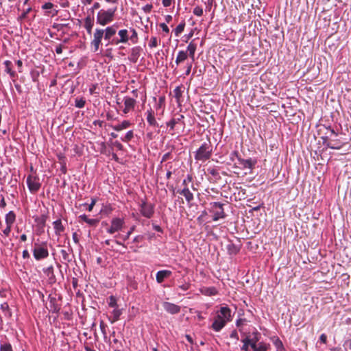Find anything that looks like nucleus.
<instances>
[{
    "mask_svg": "<svg viewBox=\"0 0 351 351\" xmlns=\"http://www.w3.org/2000/svg\"><path fill=\"white\" fill-rule=\"evenodd\" d=\"M213 154V147L210 138L203 143L194 154V158L197 161L205 162L209 160Z\"/></svg>",
    "mask_w": 351,
    "mask_h": 351,
    "instance_id": "obj_1",
    "label": "nucleus"
},
{
    "mask_svg": "<svg viewBox=\"0 0 351 351\" xmlns=\"http://www.w3.org/2000/svg\"><path fill=\"white\" fill-rule=\"evenodd\" d=\"M116 9L101 10L97 16V23L101 25H106L114 20Z\"/></svg>",
    "mask_w": 351,
    "mask_h": 351,
    "instance_id": "obj_2",
    "label": "nucleus"
},
{
    "mask_svg": "<svg viewBox=\"0 0 351 351\" xmlns=\"http://www.w3.org/2000/svg\"><path fill=\"white\" fill-rule=\"evenodd\" d=\"M209 208L210 213L213 214V220L216 221L220 219H224L226 215L223 210V204L220 202H211Z\"/></svg>",
    "mask_w": 351,
    "mask_h": 351,
    "instance_id": "obj_3",
    "label": "nucleus"
},
{
    "mask_svg": "<svg viewBox=\"0 0 351 351\" xmlns=\"http://www.w3.org/2000/svg\"><path fill=\"white\" fill-rule=\"evenodd\" d=\"M33 256L36 261L47 258L49 256V250L47 243L45 242L40 244L36 243L33 250Z\"/></svg>",
    "mask_w": 351,
    "mask_h": 351,
    "instance_id": "obj_4",
    "label": "nucleus"
},
{
    "mask_svg": "<svg viewBox=\"0 0 351 351\" xmlns=\"http://www.w3.org/2000/svg\"><path fill=\"white\" fill-rule=\"evenodd\" d=\"M329 132L330 133V143L327 144V147L332 149H341L345 143L342 142L340 139L337 138L338 134L335 132V131L331 128L330 127L328 128Z\"/></svg>",
    "mask_w": 351,
    "mask_h": 351,
    "instance_id": "obj_5",
    "label": "nucleus"
},
{
    "mask_svg": "<svg viewBox=\"0 0 351 351\" xmlns=\"http://www.w3.org/2000/svg\"><path fill=\"white\" fill-rule=\"evenodd\" d=\"M104 30L102 29L97 28L93 34V39L90 43L91 47L93 48L94 52H97L99 49V46L101 44L102 38H104Z\"/></svg>",
    "mask_w": 351,
    "mask_h": 351,
    "instance_id": "obj_6",
    "label": "nucleus"
},
{
    "mask_svg": "<svg viewBox=\"0 0 351 351\" xmlns=\"http://www.w3.org/2000/svg\"><path fill=\"white\" fill-rule=\"evenodd\" d=\"M232 155H235L237 158V160H238V162H239V165L242 166V167L243 169H252L256 163V160H254V159H252V158H248V159H243V158H241L237 152H234L233 153L232 152L231 153V160H232Z\"/></svg>",
    "mask_w": 351,
    "mask_h": 351,
    "instance_id": "obj_7",
    "label": "nucleus"
},
{
    "mask_svg": "<svg viewBox=\"0 0 351 351\" xmlns=\"http://www.w3.org/2000/svg\"><path fill=\"white\" fill-rule=\"evenodd\" d=\"M27 184L32 193H36L40 188L39 178L35 176H29L27 178Z\"/></svg>",
    "mask_w": 351,
    "mask_h": 351,
    "instance_id": "obj_8",
    "label": "nucleus"
},
{
    "mask_svg": "<svg viewBox=\"0 0 351 351\" xmlns=\"http://www.w3.org/2000/svg\"><path fill=\"white\" fill-rule=\"evenodd\" d=\"M124 225V221L121 218H113L111 221V225L107 229V232L109 234H114L116 232L121 230Z\"/></svg>",
    "mask_w": 351,
    "mask_h": 351,
    "instance_id": "obj_9",
    "label": "nucleus"
},
{
    "mask_svg": "<svg viewBox=\"0 0 351 351\" xmlns=\"http://www.w3.org/2000/svg\"><path fill=\"white\" fill-rule=\"evenodd\" d=\"M140 212L143 217L151 218L154 213V206L143 201L140 205Z\"/></svg>",
    "mask_w": 351,
    "mask_h": 351,
    "instance_id": "obj_10",
    "label": "nucleus"
},
{
    "mask_svg": "<svg viewBox=\"0 0 351 351\" xmlns=\"http://www.w3.org/2000/svg\"><path fill=\"white\" fill-rule=\"evenodd\" d=\"M123 101L125 108L123 110V112L124 114H128L130 111L134 109L136 104L135 99L126 96L123 98Z\"/></svg>",
    "mask_w": 351,
    "mask_h": 351,
    "instance_id": "obj_11",
    "label": "nucleus"
},
{
    "mask_svg": "<svg viewBox=\"0 0 351 351\" xmlns=\"http://www.w3.org/2000/svg\"><path fill=\"white\" fill-rule=\"evenodd\" d=\"M217 315L221 317V319L224 320L226 323L230 322L232 319L231 310L228 306H221Z\"/></svg>",
    "mask_w": 351,
    "mask_h": 351,
    "instance_id": "obj_12",
    "label": "nucleus"
},
{
    "mask_svg": "<svg viewBox=\"0 0 351 351\" xmlns=\"http://www.w3.org/2000/svg\"><path fill=\"white\" fill-rule=\"evenodd\" d=\"M162 306L167 313L171 315L177 314L180 311V306L171 302H164L162 303Z\"/></svg>",
    "mask_w": 351,
    "mask_h": 351,
    "instance_id": "obj_13",
    "label": "nucleus"
},
{
    "mask_svg": "<svg viewBox=\"0 0 351 351\" xmlns=\"http://www.w3.org/2000/svg\"><path fill=\"white\" fill-rule=\"evenodd\" d=\"M177 193L183 195L188 204H191L194 199L193 194L190 191L188 186H184L181 190H178Z\"/></svg>",
    "mask_w": 351,
    "mask_h": 351,
    "instance_id": "obj_14",
    "label": "nucleus"
},
{
    "mask_svg": "<svg viewBox=\"0 0 351 351\" xmlns=\"http://www.w3.org/2000/svg\"><path fill=\"white\" fill-rule=\"evenodd\" d=\"M45 274L47 277L48 282L50 285H53L56 282V278L54 274L53 267V266H49L46 269H43Z\"/></svg>",
    "mask_w": 351,
    "mask_h": 351,
    "instance_id": "obj_15",
    "label": "nucleus"
},
{
    "mask_svg": "<svg viewBox=\"0 0 351 351\" xmlns=\"http://www.w3.org/2000/svg\"><path fill=\"white\" fill-rule=\"evenodd\" d=\"M145 114L147 115L146 119L149 125L152 127H158V123L156 120L154 110L150 108L147 110Z\"/></svg>",
    "mask_w": 351,
    "mask_h": 351,
    "instance_id": "obj_16",
    "label": "nucleus"
},
{
    "mask_svg": "<svg viewBox=\"0 0 351 351\" xmlns=\"http://www.w3.org/2000/svg\"><path fill=\"white\" fill-rule=\"evenodd\" d=\"M226 324V322L221 319V317L217 315L211 327L215 331L219 332L225 326Z\"/></svg>",
    "mask_w": 351,
    "mask_h": 351,
    "instance_id": "obj_17",
    "label": "nucleus"
},
{
    "mask_svg": "<svg viewBox=\"0 0 351 351\" xmlns=\"http://www.w3.org/2000/svg\"><path fill=\"white\" fill-rule=\"evenodd\" d=\"M172 273L169 270H160L156 273V278L158 283H162L165 278L171 276Z\"/></svg>",
    "mask_w": 351,
    "mask_h": 351,
    "instance_id": "obj_18",
    "label": "nucleus"
},
{
    "mask_svg": "<svg viewBox=\"0 0 351 351\" xmlns=\"http://www.w3.org/2000/svg\"><path fill=\"white\" fill-rule=\"evenodd\" d=\"M142 49L141 47H134L131 50L130 56L129 58L130 60L134 63H136L141 55V51Z\"/></svg>",
    "mask_w": 351,
    "mask_h": 351,
    "instance_id": "obj_19",
    "label": "nucleus"
},
{
    "mask_svg": "<svg viewBox=\"0 0 351 351\" xmlns=\"http://www.w3.org/2000/svg\"><path fill=\"white\" fill-rule=\"evenodd\" d=\"M104 30V39L110 41L112 36L115 35L117 29L114 25L106 27Z\"/></svg>",
    "mask_w": 351,
    "mask_h": 351,
    "instance_id": "obj_20",
    "label": "nucleus"
},
{
    "mask_svg": "<svg viewBox=\"0 0 351 351\" xmlns=\"http://www.w3.org/2000/svg\"><path fill=\"white\" fill-rule=\"evenodd\" d=\"M60 310V306L58 304L56 298L49 295V311L52 313H58Z\"/></svg>",
    "mask_w": 351,
    "mask_h": 351,
    "instance_id": "obj_21",
    "label": "nucleus"
},
{
    "mask_svg": "<svg viewBox=\"0 0 351 351\" xmlns=\"http://www.w3.org/2000/svg\"><path fill=\"white\" fill-rule=\"evenodd\" d=\"M94 25V19L90 15L87 16L84 19V27L88 34H92V29Z\"/></svg>",
    "mask_w": 351,
    "mask_h": 351,
    "instance_id": "obj_22",
    "label": "nucleus"
},
{
    "mask_svg": "<svg viewBox=\"0 0 351 351\" xmlns=\"http://www.w3.org/2000/svg\"><path fill=\"white\" fill-rule=\"evenodd\" d=\"M131 125H132V123H130V121L124 120L119 124L112 125V128L115 131L119 132L123 130L128 128Z\"/></svg>",
    "mask_w": 351,
    "mask_h": 351,
    "instance_id": "obj_23",
    "label": "nucleus"
},
{
    "mask_svg": "<svg viewBox=\"0 0 351 351\" xmlns=\"http://www.w3.org/2000/svg\"><path fill=\"white\" fill-rule=\"evenodd\" d=\"M196 49L197 45L194 43V40H192L188 45L186 51L189 52V56L193 61L195 60V52Z\"/></svg>",
    "mask_w": 351,
    "mask_h": 351,
    "instance_id": "obj_24",
    "label": "nucleus"
},
{
    "mask_svg": "<svg viewBox=\"0 0 351 351\" xmlns=\"http://www.w3.org/2000/svg\"><path fill=\"white\" fill-rule=\"evenodd\" d=\"M200 291L202 294L208 296L215 295L217 293V291L214 287H203Z\"/></svg>",
    "mask_w": 351,
    "mask_h": 351,
    "instance_id": "obj_25",
    "label": "nucleus"
},
{
    "mask_svg": "<svg viewBox=\"0 0 351 351\" xmlns=\"http://www.w3.org/2000/svg\"><path fill=\"white\" fill-rule=\"evenodd\" d=\"M253 337L250 338V346L252 348H255V346H257V342L260 340L261 334L257 330L253 332Z\"/></svg>",
    "mask_w": 351,
    "mask_h": 351,
    "instance_id": "obj_26",
    "label": "nucleus"
},
{
    "mask_svg": "<svg viewBox=\"0 0 351 351\" xmlns=\"http://www.w3.org/2000/svg\"><path fill=\"white\" fill-rule=\"evenodd\" d=\"M53 227L56 235H60L61 233L64 230V228L60 219H58L53 222Z\"/></svg>",
    "mask_w": 351,
    "mask_h": 351,
    "instance_id": "obj_27",
    "label": "nucleus"
},
{
    "mask_svg": "<svg viewBox=\"0 0 351 351\" xmlns=\"http://www.w3.org/2000/svg\"><path fill=\"white\" fill-rule=\"evenodd\" d=\"M112 317H109L110 322L113 324L119 319L121 315L122 314V311L121 309L117 308V307L114 308V310L112 312Z\"/></svg>",
    "mask_w": 351,
    "mask_h": 351,
    "instance_id": "obj_28",
    "label": "nucleus"
},
{
    "mask_svg": "<svg viewBox=\"0 0 351 351\" xmlns=\"http://www.w3.org/2000/svg\"><path fill=\"white\" fill-rule=\"evenodd\" d=\"M16 219V215L13 211H10L5 215V223L8 226H12Z\"/></svg>",
    "mask_w": 351,
    "mask_h": 351,
    "instance_id": "obj_29",
    "label": "nucleus"
},
{
    "mask_svg": "<svg viewBox=\"0 0 351 351\" xmlns=\"http://www.w3.org/2000/svg\"><path fill=\"white\" fill-rule=\"evenodd\" d=\"M187 57H188L187 51H180L178 52L177 58L176 59V64L178 65L181 62H184L185 60H186Z\"/></svg>",
    "mask_w": 351,
    "mask_h": 351,
    "instance_id": "obj_30",
    "label": "nucleus"
},
{
    "mask_svg": "<svg viewBox=\"0 0 351 351\" xmlns=\"http://www.w3.org/2000/svg\"><path fill=\"white\" fill-rule=\"evenodd\" d=\"M72 251V248H69L68 251H66V250H60V254L64 261L69 263L72 261V258L70 255V252Z\"/></svg>",
    "mask_w": 351,
    "mask_h": 351,
    "instance_id": "obj_31",
    "label": "nucleus"
},
{
    "mask_svg": "<svg viewBox=\"0 0 351 351\" xmlns=\"http://www.w3.org/2000/svg\"><path fill=\"white\" fill-rule=\"evenodd\" d=\"M121 43H126L129 40L128 32L127 29H121L118 32Z\"/></svg>",
    "mask_w": 351,
    "mask_h": 351,
    "instance_id": "obj_32",
    "label": "nucleus"
},
{
    "mask_svg": "<svg viewBox=\"0 0 351 351\" xmlns=\"http://www.w3.org/2000/svg\"><path fill=\"white\" fill-rule=\"evenodd\" d=\"M182 119H184L183 115H180L178 118H173L169 122L167 123V127L170 128V130H173L175 125L178 123Z\"/></svg>",
    "mask_w": 351,
    "mask_h": 351,
    "instance_id": "obj_33",
    "label": "nucleus"
},
{
    "mask_svg": "<svg viewBox=\"0 0 351 351\" xmlns=\"http://www.w3.org/2000/svg\"><path fill=\"white\" fill-rule=\"evenodd\" d=\"M84 222L87 223L90 226H95L98 223V220L95 219H89L86 215H82L79 217Z\"/></svg>",
    "mask_w": 351,
    "mask_h": 351,
    "instance_id": "obj_34",
    "label": "nucleus"
},
{
    "mask_svg": "<svg viewBox=\"0 0 351 351\" xmlns=\"http://www.w3.org/2000/svg\"><path fill=\"white\" fill-rule=\"evenodd\" d=\"M269 348V345L267 344L264 342H260L257 346H255V348H252L253 351H267Z\"/></svg>",
    "mask_w": 351,
    "mask_h": 351,
    "instance_id": "obj_35",
    "label": "nucleus"
},
{
    "mask_svg": "<svg viewBox=\"0 0 351 351\" xmlns=\"http://www.w3.org/2000/svg\"><path fill=\"white\" fill-rule=\"evenodd\" d=\"M47 218V217L46 215H43L40 217H38L35 219L39 228H43L45 226Z\"/></svg>",
    "mask_w": 351,
    "mask_h": 351,
    "instance_id": "obj_36",
    "label": "nucleus"
},
{
    "mask_svg": "<svg viewBox=\"0 0 351 351\" xmlns=\"http://www.w3.org/2000/svg\"><path fill=\"white\" fill-rule=\"evenodd\" d=\"M184 27H185V22L182 21L174 29L175 35L176 36H179V35L184 31Z\"/></svg>",
    "mask_w": 351,
    "mask_h": 351,
    "instance_id": "obj_37",
    "label": "nucleus"
},
{
    "mask_svg": "<svg viewBox=\"0 0 351 351\" xmlns=\"http://www.w3.org/2000/svg\"><path fill=\"white\" fill-rule=\"evenodd\" d=\"M227 250L230 254H236L239 251V249L233 243L228 245Z\"/></svg>",
    "mask_w": 351,
    "mask_h": 351,
    "instance_id": "obj_38",
    "label": "nucleus"
},
{
    "mask_svg": "<svg viewBox=\"0 0 351 351\" xmlns=\"http://www.w3.org/2000/svg\"><path fill=\"white\" fill-rule=\"evenodd\" d=\"M134 137V132L132 130L128 131L124 137L121 138V141L124 142H129Z\"/></svg>",
    "mask_w": 351,
    "mask_h": 351,
    "instance_id": "obj_39",
    "label": "nucleus"
},
{
    "mask_svg": "<svg viewBox=\"0 0 351 351\" xmlns=\"http://www.w3.org/2000/svg\"><path fill=\"white\" fill-rule=\"evenodd\" d=\"M0 351H13V350L10 343H5L3 344H1Z\"/></svg>",
    "mask_w": 351,
    "mask_h": 351,
    "instance_id": "obj_40",
    "label": "nucleus"
},
{
    "mask_svg": "<svg viewBox=\"0 0 351 351\" xmlns=\"http://www.w3.org/2000/svg\"><path fill=\"white\" fill-rule=\"evenodd\" d=\"M243 345L241 350L243 351H248V347L250 346V337H247L245 339L242 340Z\"/></svg>",
    "mask_w": 351,
    "mask_h": 351,
    "instance_id": "obj_41",
    "label": "nucleus"
},
{
    "mask_svg": "<svg viewBox=\"0 0 351 351\" xmlns=\"http://www.w3.org/2000/svg\"><path fill=\"white\" fill-rule=\"evenodd\" d=\"M108 305L110 307L115 308L117 307V300L114 296L111 295L108 298Z\"/></svg>",
    "mask_w": 351,
    "mask_h": 351,
    "instance_id": "obj_42",
    "label": "nucleus"
},
{
    "mask_svg": "<svg viewBox=\"0 0 351 351\" xmlns=\"http://www.w3.org/2000/svg\"><path fill=\"white\" fill-rule=\"evenodd\" d=\"M86 101L83 98H77L75 99V106L77 108H82L85 106Z\"/></svg>",
    "mask_w": 351,
    "mask_h": 351,
    "instance_id": "obj_43",
    "label": "nucleus"
},
{
    "mask_svg": "<svg viewBox=\"0 0 351 351\" xmlns=\"http://www.w3.org/2000/svg\"><path fill=\"white\" fill-rule=\"evenodd\" d=\"M99 327H100L101 331L104 338H106V335H107V332H106L107 325L104 323V322L103 320L100 321Z\"/></svg>",
    "mask_w": 351,
    "mask_h": 351,
    "instance_id": "obj_44",
    "label": "nucleus"
},
{
    "mask_svg": "<svg viewBox=\"0 0 351 351\" xmlns=\"http://www.w3.org/2000/svg\"><path fill=\"white\" fill-rule=\"evenodd\" d=\"M132 34L130 37V39L133 43H136L138 42V34L134 29H132Z\"/></svg>",
    "mask_w": 351,
    "mask_h": 351,
    "instance_id": "obj_45",
    "label": "nucleus"
},
{
    "mask_svg": "<svg viewBox=\"0 0 351 351\" xmlns=\"http://www.w3.org/2000/svg\"><path fill=\"white\" fill-rule=\"evenodd\" d=\"M193 14L197 16H201L203 14V10L199 6H196L193 11Z\"/></svg>",
    "mask_w": 351,
    "mask_h": 351,
    "instance_id": "obj_46",
    "label": "nucleus"
},
{
    "mask_svg": "<svg viewBox=\"0 0 351 351\" xmlns=\"http://www.w3.org/2000/svg\"><path fill=\"white\" fill-rule=\"evenodd\" d=\"M158 45V39L156 37H152L149 43L150 47H156Z\"/></svg>",
    "mask_w": 351,
    "mask_h": 351,
    "instance_id": "obj_47",
    "label": "nucleus"
},
{
    "mask_svg": "<svg viewBox=\"0 0 351 351\" xmlns=\"http://www.w3.org/2000/svg\"><path fill=\"white\" fill-rule=\"evenodd\" d=\"M193 182V177H192V176L188 174L186 178L183 180L182 185L184 186H188V183L189 182Z\"/></svg>",
    "mask_w": 351,
    "mask_h": 351,
    "instance_id": "obj_48",
    "label": "nucleus"
},
{
    "mask_svg": "<svg viewBox=\"0 0 351 351\" xmlns=\"http://www.w3.org/2000/svg\"><path fill=\"white\" fill-rule=\"evenodd\" d=\"M274 344L275 345V346L276 347L277 349L283 348V344H282V341L278 338H276L274 339Z\"/></svg>",
    "mask_w": 351,
    "mask_h": 351,
    "instance_id": "obj_49",
    "label": "nucleus"
},
{
    "mask_svg": "<svg viewBox=\"0 0 351 351\" xmlns=\"http://www.w3.org/2000/svg\"><path fill=\"white\" fill-rule=\"evenodd\" d=\"M172 158V155H171V152H167L166 154H165L162 157V160H161V163L167 161V160L169 159H171Z\"/></svg>",
    "mask_w": 351,
    "mask_h": 351,
    "instance_id": "obj_50",
    "label": "nucleus"
},
{
    "mask_svg": "<svg viewBox=\"0 0 351 351\" xmlns=\"http://www.w3.org/2000/svg\"><path fill=\"white\" fill-rule=\"evenodd\" d=\"M4 64L5 66V71L7 73L11 72V71H12L11 69L12 62L10 61H9V60L5 61Z\"/></svg>",
    "mask_w": 351,
    "mask_h": 351,
    "instance_id": "obj_51",
    "label": "nucleus"
},
{
    "mask_svg": "<svg viewBox=\"0 0 351 351\" xmlns=\"http://www.w3.org/2000/svg\"><path fill=\"white\" fill-rule=\"evenodd\" d=\"M330 134H328V135H326L325 136H322V139L323 141V145H326L327 147V144L330 143Z\"/></svg>",
    "mask_w": 351,
    "mask_h": 351,
    "instance_id": "obj_52",
    "label": "nucleus"
},
{
    "mask_svg": "<svg viewBox=\"0 0 351 351\" xmlns=\"http://www.w3.org/2000/svg\"><path fill=\"white\" fill-rule=\"evenodd\" d=\"M152 8L153 5L152 4H147L143 6L142 9L145 13H149L152 11Z\"/></svg>",
    "mask_w": 351,
    "mask_h": 351,
    "instance_id": "obj_53",
    "label": "nucleus"
},
{
    "mask_svg": "<svg viewBox=\"0 0 351 351\" xmlns=\"http://www.w3.org/2000/svg\"><path fill=\"white\" fill-rule=\"evenodd\" d=\"M119 43H121L120 41V39L118 38H112L110 41L108 42L106 44V46L108 45H119Z\"/></svg>",
    "mask_w": 351,
    "mask_h": 351,
    "instance_id": "obj_54",
    "label": "nucleus"
},
{
    "mask_svg": "<svg viewBox=\"0 0 351 351\" xmlns=\"http://www.w3.org/2000/svg\"><path fill=\"white\" fill-rule=\"evenodd\" d=\"M134 230V226L130 228V230L127 232V234L123 237V241H126L129 239L130 236Z\"/></svg>",
    "mask_w": 351,
    "mask_h": 351,
    "instance_id": "obj_55",
    "label": "nucleus"
},
{
    "mask_svg": "<svg viewBox=\"0 0 351 351\" xmlns=\"http://www.w3.org/2000/svg\"><path fill=\"white\" fill-rule=\"evenodd\" d=\"M174 94H175V97L176 98H179L180 97H181L182 95V92H181V90H180V88L179 86L176 87L175 89H174Z\"/></svg>",
    "mask_w": 351,
    "mask_h": 351,
    "instance_id": "obj_56",
    "label": "nucleus"
},
{
    "mask_svg": "<svg viewBox=\"0 0 351 351\" xmlns=\"http://www.w3.org/2000/svg\"><path fill=\"white\" fill-rule=\"evenodd\" d=\"M11 228H12V226L6 225V228L3 230V233L5 234V236H6V237L9 236V234L11 232Z\"/></svg>",
    "mask_w": 351,
    "mask_h": 351,
    "instance_id": "obj_57",
    "label": "nucleus"
},
{
    "mask_svg": "<svg viewBox=\"0 0 351 351\" xmlns=\"http://www.w3.org/2000/svg\"><path fill=\"white\" fill-rule=\"evenodd\" d=\"M113 145L117 147L119 150L121 151L123 149V145L119 141H114Z\"/></svg>",
    "mask_w": 351,
    "mask_h": 351,
    "instance_id": "obj_58",
    "label": "nucleus"
},
{
    "mask_svg": "<svg viewBox=\"0 0 351 351\" xmlns=\"http://www.w3.org/2000/svg\"><path fill=\"white\" fill-rule=\"evenodd\" d=\"M53 6V4L50 3V2H48V3H45L43 6H42V8L43 10H48V9H51L52 8Z\"/></svg>",
    "mask_w": 351,
    "mask_h": 351,
    "instance_id": "obj_59",
    "label": "nucleus"
},
{
    "mask_svg": "<svg viewBox=\"0 0 351 351\" xmlns=\"http://www.w3.org/2000/svg\"><path fill=\"white\" fill-rule=\"evenodd\" d=\"M144 237L142 235H138L133 239V243H140L143 240Z\"/></svg>",
    "mask_w": 351,
    "mask_h": 351,
    "instance_id": "obj_60",
    "label": "nucleus"
},
{
    "mask_svg": "<svg viewBox=\"0 0 351 351\" xmlns=\"http://www.w3.org/2000/svg\"><path fill=\"white\" fill-rule=\"evenodd\" d=\"M190 287V285L189 283H184L182 285L179 286V288L181 289L182 291H187Z\"/></svg>",
    "mask_w": 351,
    "mask_h": 351,
    "instance_id": "obj_61",
    "label": "nucleus"
},
{
    "mask_svg": "<svg viewBox=\"0 0 351 351\" xmlns=\"http://www.w3.org/2000/svg\"><path fill=\"white\" fill-rule=\"evenodd\" d=\"M160 27L162 28L163 32H165L166 33H169V29L168 26L165 23H160Z\"/></svg>",
    "mask_w": 351,
    "mask_h": 351,
    "instance_id": "obj_62",
    "label": "nucleus"
},
{
    "mask_svg": "<svg viewBox=\"0 0 351 351\" xmlns=\"http://www.w3.org/2000/svg\"><path fill=\"white\" fill-rule=\"evenodd\" d=\"M319 340L323 343H326L327 342V337L325 334H322L319 337Z\"/></svg>",
    "mask_w": 351,
    "mask_h": 351,
    "instance_id": "obj_63",
    "label": "nucleus"
},
{
    "mask_svg": "<svg viewBox=\"0 0 351 351\" xmlns=\"http://www.w3.org/2000/svg\"><path fill=\"white\" fill-rule=\"evenodd\" d=\"M343 346L346 348H349L350 350H351V338L350 339L346 341V342L344 343Z\"/></svg>",
    "mask_w": 351,
    "mask_h": 351,
    "instance_id": "obj_64",
    "label": "nucleus"
}]
</instances>
